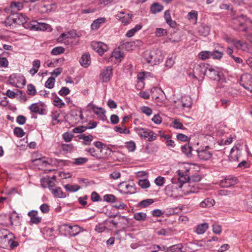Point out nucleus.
Segmentation results:
<instances>
[{
	"label": "nucleus",
	"instance_id": "obj_1",
	"mask_svg": "<svg viewBox=\"0 0 252 252\" xmlns=\"http://www.w3.org/2000/svg\"><path fill=\"white\" fill-rule=\"evenodd\" d=\"M251 23V20L242 15L232 20V27L233 29L237 31L247 32L249 30L248 26Z\"/></svg>",
	"mask_w": 252,
	"mask_h": 252
},
{
	"label": "nucleus",
	"instance_id": "obj_2",
	"mask_svg": "<svg viewBox=\"0 0 252 252\" xmlns=\"http://www.w3.org/2000/svg\"><path fill=\"white\" fill-rule=\"evenodd\" d=\"M144 58L148 63L153 65L161 62L163 60L162 54L158 50L145 52Z\"/></svg>",
	"mask_w": 252,
	"mask_h": 252
},
{
	"label": "nucleus",
	"instance_id": "obj_3",
	"mask_svg": "<svg viewBox=\"0 0 252 252\" xmlns=\"http://www.w3.org/2000/svg\"><path fill=\"white\" fill-rule=\"evenodd\" d=\"M138 135L148 141L152 142L157 139V136L152 130L142 127L135 128Z\"/></svg>",
	"mask_w": 252,
	"mask_h": 252
},
{
	"label": "nucleus",
	"instance_id": "obj_4",
	"mask_svg": "<svg viewBox=\"0 0 252 252\" xmlns=\"http://www.w3.org/2000/svg\"><path fill=\"white\" fill-rule=\"evenodd\" d=\"M240 84L248 90L252 89V75L249 73L243 74L240 79Z\"/></svg>",
	"mask_w": 252,
	"mask_h": 252
},
{
	"label": "nucleus",
	"instance_id": "obj_5",
	"mask_svg": "<svg viewBox=\"0 0 252 252\" xmlns=\"http://www.w3.org/2000/svg\"><path fill=\"white\" fill-rule=\"evenodd\" d=\"M238 183V180L237 177L228 176L225 179L221 180L220 182V185L222 188H229L235 185Z\"/></svg>",
	"mask_w": 252,
	"mask_h": 252
},
{
	"label": "nucleus",
	"instance_id": "obj_6",
	"mask_svg": "<svg viewBox=\"0 0 252 252\" xmlns=\"http://www.w3.org/2000/svg\"><path fill=\"white\" fill-rule=\"evenodd\" d=\"M179 177L178 179L172 180L173 188L175 189L181 188L184 184H186L189 180V177L184 176L183 173H181L180 171H178Z\"/></svg>",
	"mask_w": 252,
	"mask_h": 252
},
{
	"label": "nucleus",
	"instance_id": "obj_7",
	"mask_svg": "<svg viewBox=\"0 0 252 252\" xmlns=\"http://www.w3.org/2000/svg\"><path fill=\"white\" fill-rule=\"evenodd\" d=\"M208 67V64L200 63L195 64L193 67L194 73L196 74L198 77L203 78L207 73Z\"/></svg>",
	"mask_w": 252,
	"mask_h": 252
},
{
	"label": "nucleus",
	"instance_id": "obj_8",
	"mask_svg": "<svg viewBox=\"0 0 252 252\" xmlns=\"http://www.w3.org/2000/svg\"><path fill=\"white\" fill-rule=\"evenodd\" d=\"M112 75V68L111 66H107L101 70L100 79L103 82H108L111 79Z\"/></svg>",
	"mask_w": 252,
	"mask_h": 252
},
{
	"label": "nucleus",
	"instance_id": "obj_9",
	"mask_svg": "<svg viewBox=\"0 0 252 252\" xmlns=\"http://www.w3.org/2000/svg\"><path fill=\"white\" fill-rule=\"evenodd\" d=\"M91 46L100 55H102L108 49L107 45L101 42L93 41L91 43Z\"/></svg>",
	"mask_w": 252,
	"mask_h": 252
},
{
	"label": "nucleus",
	"instance_id": "obj_10",
	"mask_svg": "<svg viewBox=\"0 0 252 252\" xmlns=\"http://www.w3.org/2000/svg\"><path fill=\"white\" fill-rule=\"evenodd\" d=\"M118 187L119 191L124 194H132L135 192V189L132 185L126 184L125 182L120 183Z\"/></svg>",
	"mask_w": 252,
	"mask_h": 252
},
{
	"label": "nucleus",
	"instance_id": "obj_11",
	"mask_svg": "<svg viewBox=\"0 0 252 252\" xmlns=\"http://www.w3.org/2000/svg\"><path fill=\"white\" fill-rule=\"evenodd\" d=\"M62 227H64L71 236H75L78 234L81 231H83L80 227L77 225L71 226L68 224H64L62 226Z\"/></svg>",
	"mask_w": 252,
	"mask_h": 252
},
{
	"label": "nucleus",
	"instance_id": "obj_12",
	"mask_svg": "<svg viewBox=\"0 0 252 252\" xmlns=\"http://www.w3.org/2000/svg\"><path fill=\"white\" fill-rule=\"evenodd\" d=\"M50 26L43 23H38L36 21H32L28 27L31 30L34 31H45L48 30Z\"/></svg>",
	"mask_w": 252,
	"mask_h": 252
},
{
	"label": "nucleus",
	"instance_id": "obj_13",
	"mask_svg": "<svg viewBox=\"0 0 252 252\" xmlns=\"http://www.w3.org/2000/svg\"><path fill=\"white\" fill-rule=\"evenodd\" d=\"M197 152L198 157L201 160H208L210 159L213 156V153L210 150L208 147H206L204 149L197 150Z\"/></svg>",
	"mask_w": 252,
	"mask_h": 252
},
{
	"label": "nucleus",
	"instance_id": "obj_14",
	"mask_svg": "<svg viewBox=\"0 0 252 252\" xmlns=\"http://www.w3.org/2000/svg\"><path fill=\"white\" fill-rule=\"evenodd\" d=\"M206 76L210 79L217 81H220L221 79L220 73L208 64Z\"/></svg>",
	"mask_w": 252,
	"mask_h": 252
},
{
	"label": "nucleus",
	"instance_id": "obj_15",
	"mask_svg": "<svg viewBox=\"0 0 252 252\" xmlns=\"http://www.w3.org/2000/svg\"><path fill=\"white\" fill-rule=\"evenodd\" d=\"M225 40L228 43H232L237 49H239L243 51H245L248 49L247 43L241 40L231 39L228 37H226Z\"/></svg>",
	"mask_w": 252,
	"mask_h": 252
},
{
	"label": "nucleus",
	"instance_id": "obj_16",
	"mask_svg": "<svg viewBox=\"0 0 252 252\" xmlns=\"http://www.w3.org/2000/svg\"><path fill=\"white\" fill-rule=\"evenodd\" d=\"M88 106L92 109L94 114L97 115L100 120L102 121L106 120V117L105 115V111L102 108L97 107L92 103H89Z\"/></svg>",
	"mask_w": 252,
	"mask_h": 252
},
{
	"label": "nucleus",
	"instance_id": "obj_17",
	"mask_svg": "<svg viewBox=\"0 0 252 252\" xmlns=\"http://www.w3.org/2000/svg\"><path fill=\"white\" fill-rule=\"evenodd\" d=\"M24 80L23 76L20 74H12L9 77L10 84L14 87H17L18 84H21Z\"/></svg>",
	"mask_w": 252,
	"mask_h": 252
},
{
	"label": "nucleus",
	"instance_id": "obj_18",
	"mask_svg": "<svg viewBox=\"0 0 252 252\" xmlns=\"http://www.w3.org/2000/svg\"><path fill=\"white\" fill-rule=\"evenodd\" d=\"M71 117L74 120L75 122H79L83 119V115L81 109H74L70 112Z\"/></svg>",
	"mask_w": 252,
	"mask_h": 252
},
{
	"label": "nucleus",
	"instance_id": "obj_19",
	"mask_svg": "<svg viewBox=\"0 0 252 252\" xmlns=\"http://www.w3.org/2000/svg\"><path fill=\"white\" fill-rule=\"evenodd\" d=\"M38 211L35 210H32L29 212L28 214V216L30 217V221L34 224H38L41 221V218L37 217Z\"/></svg>",
	"mask_w": 252,
	"mask_h": 252
},
{
	"label": "nucleus",
	"instance_id": "obj_20",
	"mask_svg": "<svg viewBox=\"0 0 252 252\" xmlns=\"http://www.w3.org/2000/svg\"><path fill=\"white\" fill-rule=\"evenodd\" d=\"M117 16L121 22L124 25L129 24L132 18V15H130L129 14H126L124 12H120Z\"/></svg>",
	"mask_w": 252,
	"mask_h": 252
},
{
	"label": "nucleus",
	"instance_id": "obj_21",
	"mask_svg": "<svg viewBox=\"0 0 252 252\" xmlns=\"http://www.w3.org/2000/svg\"><path fill=\"white\" fill-rule=\"evenodd\" d=\"M85 151L88 152L91 156L97 159H101L105 158V156L103 154H101L98 151H96L94 148H86Z\"/></svg>",
	"mask_w": 252,
	"mask_h": 252
},
{
	"label": "nucleus",
	"instance_id": "obj_22",
	"mask_svg": "<svg viewBox=\"0 0 252 252\" xmlns=\"http://www.w3.org/2000/svg\"><path fill=\"white\" fill-rule=\"evenodd\" d=\"M9 220L11 225H18L20 223V217L15 211L11 213L9 216Z\"/></svg>",
	"mask_w": 252,
	"mask_h": 252
},
{
	"label": "nucleus",
	"instance_id": "obj_23",
	"mask_svg": "<svg viewBox=\"0 0 252 252\" xmlns=\"http://www.w3.org/2000/svg\"><path fill=\"white\" fill-rule=\"evenodd\" d=\"M16 17H9L10 19H12L14 23H17L18 24H23L27 22L28 18L22 14H17L15 16Z\"/></svg>",
	"mask_w": 252,
	"mask_h": 252
},
{
	"label": "nucleus",
	"instance_id": "obj_24",
	"mask_svg": "<svg viewBox=\"0 0 252 252\" xmlns=\"http://www.w3.org/2000/svg\"><path fill=\"white\" fill-rule=\"evenodd\" d=\"M210 32V27L208 25L202 24L198 27V32L200 35L206 36Z\"/></svg>",
	"mask_w": 252,
	"mask_h": 252
},
{
	"label": "nucleus",
	"instance_id": "obj_25",
	"mask_svg": "<svg viewBox=\"0 0 252 252\" xmlns=\"http://www.w3.org/2000/svg\"><path fill=\"white\" fill-rule=\"evenodd\" d=\"M50 191L57 197L63 198L66 197L65 193L62 191L60 187L55 189L50 188Z\"/></svg>",
	"mask_w": 252,
	"mask_h": 252
},
{
	"label": "nucleus",
	"instance_id": "obj_26",
	"mask_svg": "<svg viewBox=\"0 0 252 252\" xmlns=\"http://www.w3.org/2000/svg\"><path fill=\"white\" fill-rule=\"evenodd\" d=\"M32 162L35 165L38 166L39 168L45 167L49 164L48 162L45 160V157L32 160Z\"/></svg>",
	"mask_w": 252,
	"mask_h": 252
},
{
	"label": "nucleus",
	"instance_id": "obj_27",
	"mask_svg": "<svg viewBox=\"0 0 252 252\" xmlns=\"http://www.w3.org/2000/svg\"><path fill=\"white\" fill-rule=\"evenodd\" d=\"M91 58L90 55L88 54H83L80 60V63L82 66L86 67H87L91 63Z\"/></svg>",
	"mask_w": 252,
	"mask_h": 252
},
{
	"label": "nucleus",
	"instance_id": "obj_28",
	"mask_svg": "<svg viewBox=\"0 0 252 252\" xmlns=\"http://www.w3.org/2000/svg\"><path fill=\"white\" fill-rule=\"evenodd\" d=\"M106 22V19L102 17L98 18L93 21L91 25V29L93 30H97L100 26V25Z\"/></svg>",
	"mask_w": 252,
	"mask_h": 252
},
{
	"label": "nucleus",
	"instance_id": "obj_29",
	"mask_svg": "<svg viewBox=\"0 0 252 252\" xmlns=\"http://www.w3.org/2000/svg\"><path fill=\"white\" fill-rule=\"evenodd\" d=\"M180 103L183 108H189L191 105V98L189 96H184L181 97Z\"/></svg>",
	"mask_w": 252,
	"mask_h": 252
},
{
	"label": "nucleus",
	"instance_id": "obj_30",
	"mask_svg": "<svg viewBox=\"0 0 252 252\" xmlns=\"http://www.w3.org/2000/svg\"><path fill=\"white\" fill-rule=\"evenodd\" d=\"M9 236L6 243L9 245L11 249H14L19 245V243L17 241H13L15 237L12 233H10Z\"/></svg>",
	"mask_w": 252,
	"mask_h": 252
},
{
	"label": "nucleus",
	"instance_id": "obj_31",
	"mask_svg": "<svg viewBox=\"0 0 252 252\" xmlns=\"http://www.w3.org/2000/svg\"><path fill=\"white\" fill-rule=\"evenodd\" d=\"M158 92H160L161 93H163V91L160 89H159L158 87H153L151 90V92L152 93V97L153 98H155L157 103L159 102L160 103V104L158 103V105H161V103H162V102L159 101V96H157L155 94V93H157Z\"/></svg>",
	"mask_w": 252,
	"mask_h": 252
},
{
	"label": "nucleus",
	"instance_id": "obj_32",
	"mask_svg": "<svg viewBox=\"0 0 252 252\" xmlns=\"http://www.w3.org/2000/svg\"><path fill=\"white\" fill-rule=\"evenodd\" d=\"M142 28V25L141 24L136 25L134 28L131 29V30L128 31L126 33V36L128 37H131L133 36L134 34L140 30Z\"/></svg>",
	"mask_w": 252,
	"mask_h": 252
},
{
	"label": "nucleus",
	"instance_id": "obj_33",
	"mask_svg": "<svg viewBox=\"0 0 252 252\" xmlns=\"http://www.w3.org/2000/svg\"><path fill=\"white\" fill-rule=\"evenodd\" d=\"M10 233L7 231L6 230H0V243H6V241L9 238V234Z\"/></svg>",
	"mask_w": 252,
	"mask_h": 252
},
{
	"label": "nucleus",
	"instance_id": "obj_34",
	"mask_svg": "<svg viewBox=\"0 0 252 252\" xmlns=\"http://www.w3.org/2000/svg\"><path fill=\"white\" fill-rule=\"evenodd\" d=\"M163 9V5L157 2L154 3L151 6V11L152 13L159 12Z\"/></svg>",
	"mask_w": 252,
	"mask_h": 252
},
{
	"label": "nucleus",
	"instance_id": "obj_35",
	"mask_svg": "<svg viewBox=\"0 0 252 252\" xmlns=\"http://www.w3.org/2000/svg\"><path fill=\"white\" fill-rule=\"evenodd\" d=\"M215 204V201L214 199L208 198L205 199L204 201L200 203V206L201 207H211Z\"/></svg>",
	"mask_w": 252,
	"mask_h": 252
},
{
	"label": "nucleus",
	"instance_id": "obj_36",
	"mask_svg": "<svg viewBox=\"0 0 252 252\" xmlns=\"http://www.w3.org/2000/svg\"><path fill=\"white\" fill-rule=\"evenodd\" d=\"M208 228L207 223H203L197 226L196 232L198 234H202L205 232Z\"/></svg>",
	"mask_w": 252,
	"mask_h": 252
},
{
	"label": "nucleus",
	"instance_id": "obj_37",
	"mask_svg": "<svg viewBox=\"0 0 252 252\" xmlns=\"http://www.w3.org/2000/svg\"><path fill=\"white\" fill-rule=\"evenodd\" d=\"M192 150V147L189 144H186L181 147L182 152L188 157L191 156Z\"/></svg>",
	"mask_w": 252,
	"mask_h": 252
},
{
	"label": "nucleus",
	"instance_id": "obj_38",
	"mask_svg": "<svg viewBox=\"0 0 252 252\" xmlns=\"http://www.w3.org/2000/svg\"><path fill=\"white\" fill-rule=\"evenodd\" d=\"M133 218L137 221H143L146 220L147 215L143 212L135 213L133 215Z\"/></svg>",
	"mask_w": 252,
	"mask_h": 252
},
{
	"label": "nucleus",
	"instance_id": "obj_39",
	"mask_svg": "<svg viewBox=\"0 0 252 252\" xmlns=\"http://www.w3.org/2000/svg\"><path fill=\"white\" fill-rule=\"evenodd\" d=\"M94 145L98 149V152L100 153H103L105 151L110 152V151L104 146V145L100 141H96L94 143Z\"/></svg>",
	"mask_w": 252,
	"mask_h": 252
},
{
	"label": "nucleus",
	"instance_id": "obj_40",
	"mask_svg": "<svg viewBox=\"0 0 252 252\" xmlns=\"http://www.w3.org/2000/svg\"><path fill=\"white\" fill-rule=\"evenodd\" d=\"M80 139L84 140L83 144L85 145H89L90 143L93 141L94 137L92 135H85L83 134L81 135Z\"/></svg>",
	"mask_w": 252,
	"mask_h": 252
},
{
	"label": "nucleus",
	"instance_id": "obj_41",
	"mask_svg": "<svg viewBox=\"0 0 252 252\" xmlns=\"http://www.w3.org/2000/svg\"><path fill=\"white\" fill-rule=\"evenodd\" d=\"M64 188L66 191L69 192H75L78 191L80 189V187L78 185H71L69 184L65 185Z\"/></svg>",
	"mask_w": 252,
	"mask_h": 252
},
{
	"label": "nucleus",
	"instance_id": "obj_42",
	"mask_svg": "<svg viewBox=\"0 0 252 252\" xmlns=\"http://www.w3.org/2000/svg\"><path fill=\"white\" fill-rule=\"evenodd\" d=\"M55 83V79L51 76L49 77L45 83V87L48 89H52L54 88Z\"/></svg>",
	"mask_w": 252,
	"mask_h": 252
},
{
	"label": "nucleus",
	"instance_id": "obj_43",
	"mask_svg": "<svg viewBox=\"0 0 252 252\" xmlns=\"http://www.w3.org/2000/svg\"><path fill=\"white\" fill-rule=\"evenodd\" d=\"M211 55H212L211 52L204 51L201 52L199 54L198 57L199 59H200L201 60H206L207 59L211 57Z\"/></svg>",
	"mask_w": 252,
	"mask_h": 252
},
{
	"label": "nucleus",
	"instance_id": "obj_44",
	"mask_svg": "<svg viewBox=\"0 0 252 252\" xmlns=\"http://www.w3.org/2000/svg\"><path fill=\"white\" fill-rule=\"evenodd\" d=\"M154 202L153 199H146L140 201L139 206L141 207H146Z\"/></svg>",
	"mask_w": 252,
	"mask_h": 252
},
{
	"label": "nucleus",
	"instance_id": "obj_45",
	"mask_svg": "<svg viewBox=\"0 0 252 252\" xmlns=\"http://www.w3.org/2000/svg\"><path fill=\"white\" fill-rule=\"evenodd\" d=\"M54 104L56 107L61 108L63 107L65 105L64 103L63 100L59 98L57 95L56 96L55 99L54 100Z\"/></svg>",
	"mask_w": 252,
	"mask_h": 252
},
{
	"label": "nucleus",
	"instance_id": "obj_46",
	"mask_svg": "<svg viewBox=\"0 0 252 252\" xmlns=\"http://www.w3.org/2000/svg\"><path fill=\"white\" fill-rule=\"evenodd\" d=\"M64 52V49L63 47L59 46L54 48L51 51V54L53 55H58L63 53Z\"/></svg>",
	"mask_w": 252,
	"mask_h": 252
},
{
	"label": "nucleus",
	"instance_id": "obj_47",
	"mask_svg": "<svg viewBox=\"0 0 252 252\" xmlns=\"http://www.w3.org/2000/svg\"><path fill=\"white\" fill-rule=\"evenodd\" d=\"M27 93L29 95H34L36 94V91L35 87L32 84L27 86Z\"/></svg>",
	"mask_w": 252,
	"mask_h": 252
},
{
	"label": "nucleus",
	"instance_id": "obj_48",
	"mask_svg": "<svg viewBox=\"0 0 252 252\" xmlns=\"http://www.w3.org/2000/svg\"><path fill=\"white\" fill-rule=\"evenodd\" d=\"M14 134L18 137H22L25 135L23 129L19 127H16L14 129Z\"/></svg>",
	"mask_w": 252,
	"mask_h": 252
},
{
	"label": "nucleus",
	"instance_id": "obj_49",
	"mask_svg": "<svg viewBox=\"0 0 252 252\" xmlns=\"http://www.w3.org/2000/svg\"><path fill=\"white\" fill-rule=\"evenodd\" d=\"M138 185L143 189H146L149 187L150 184L147 179L140 180L138 182Z\"/></svg>",
	"mask_w": 252,
	"mask_h": 252
},
{
	"label": "nucleus",
	"instance_id": "obj_50",
	"mask_svg": "<svg viewBox=\"0 0 252 252\" xmlns=\"http://www.w3.org/2000/svg\"><path fill=\"white\" fill-rule=\"evenodd\" d=\"M86 158H79L74 159L73 164L75 165H82L88 161Z\"/></svg>",
	"mask_w": 252,
	"mask_h": 252
},
{
	"label": "nucleus",
	"instance_id": "obj_51",
	"mask_svg": "<svg viewBox=\"0 0 252 252\" xmlns=\"http://www.w3.org/2000/svg\"><path fill=\"white\" fill-rule=\"evenodd\" d=\"M168 252H182L181 247L179 245H173L167 248Z\"/></svg>",
	"mask_w": 252,
	"mask_h": 252
},
{
	"label": "nucleus",
	"instance_id": "obj_52",
	"mask_svg": "<svg viewBox=\"0 0 252 252\" xmlns=\"http://www.w3.org/2000/svg\"><path fill=\"white\" fill-rule=\"evenodd\" d=\"M114 130L117 131L119 132L120 133H123V134H129L130 131L128 130L126 127H123L121 126H115L114 128Z\"/></svg>",
	"mask_w": 252,
	"mask_h": 252
},
{
	"label": "nucleus",
	"instance_id": "obj_53",
	"mask_svg": "<svg viewBox=\"0 0 252 252\" xmlns=\"http://www.w3.org/2000/svg\"><path fill=\"white\" fill-rule=\"evenodd\" d=\"M62 149L65 152H71L73 149V146L72 144H63L61 145Z\"/></svg>",
	"mask_w": 252,
	"mask_h": 252
},
{
	"label": "nucleus",
	"instance_id": "obj_54",
	"mask_svg": "<svg viewBox=\"0 0 252 252\" xmlns=\"http://www.w3.org/2000/svg\"><path fill=\"white\" fill-rule=\"evenodd\" d=\"M103 198L104 201L108 202H114L116 199V197L113 194H106L104 195Z\"/></svg>",
	"mask_w": 252,
	"mask_h": 252
},
{
	"label": "nucleus",
	"instance_id": "obj_55",
	"mask_svg": "<svg viewBox=\"0 0 252 252\" xmlns=\"http://www.w3.org/2000/svg\"><path fill=\"white\" fill-rule=\"evenodd\" d=\"M104 225L110 227L112 226L113 227L116 228L118 225V222L114 220H105L104 222Z\"/></svg>",
	"mask_w": 252,
	"mask_h": 252
},
{
	"label": "nucleus",
	"instance_id": "obj_56",
	"mask_svg": "<svg viewBox=\"0 0 252 252\" xmlns=\"http://www.w3.org/2000/svg\"><path fill=\"white\" fill-rule=\"evenodd\" d=\"M44 182H45V183L47 184L48 188H49L50 190V188H53V187L54 185V182L53 181H51V179H48L47 180H46V179H41V183L42 186L44 188L46 187L45 186H43V183Z\"/></svg>",
	"mask_w": 252,
	"mask_h": 252
},
{
	"label": "nucleus",
	"instance_id": "obj_57",
	"mask_svg": "<svg viewBox=\"0 0 252 252\" xmlns=\"http://www.w3.org/2000/svg\"><path fill=\"white\" fill-rule=\"evenodd\" d=\"M71 32H69L67 33H63L60 36L57 38V41L59 42H62L64 39L68 38L69 36L71 35Z\"/></svg>",
	"mask_w": 252,
	"mask_h": 252
},
{
	"label": "nucleus",
	"instance_id": "obj_58",
	"mask_svg": "<svg viewBox=\"0 0 252 252\" xmlns=\"http://www.w3.org/2000/svg\"><path fill=\"white\" fill-rule=\"evenodd\" d=\"M141 112L147 116L151 115L153 113V110L151 108L148 106H142L141 108Z\"/></svg>",
	"mask_w": 252,
	"mask_h": 252
},
{
	"label": "nucleus",
	"instance_id": "obj_59",
	"mask_svg": "<svg viewBox=\"0 0 252 252\" xmlns=\"http://www.w3.org/2000/svg\"><path fill=\"white\" fill-rule=\"evenodd\" d=\"M165 178L164 177L158 176L155 180V184L159 187L162 186L164 183Z\"/></svg>",
	"mask_w": 252,
	"mask_h": 252
},
{
	"label": "nucleus",
	"instance_id": "obj_60",
	"mask_svg": "<svg viewBox=\"0 0 252 252\" xmlns=\"http://www.w3.org/2000/svg\"><path fill=\"white\" fill-rule=\"evenodd\" d=\"M211 57L215 59H220L222 56V53L219 52L217 50H215L213 52H211Z\"/></svg>",
	"mask_w": 252,
	"mask_h": 252
},
{
	"label": "nucleus",
	"instance_id": "obj_61",
	"mask_svg": "<svg viewBox=\"0 0 252 252\" xmlns=\"http://www.w3.org/2000/svg\"><path fill=\"white\" fill-rule=\"evenodd\" d=\"M213 231L214 233L220 234L221 232L222 229L220 225L218 224H214L213 225Z\"/></svg>",
	"mask_w": 252,
	"mask_h": 252
},
{
	"label": "nucleus",
	"instance_id": "obj_62",
	"mask_svg": "<svg viewBox=\"0 0 252 252\" xmlns=\"http://www.w3.org/2000/svg\"><path fill=\"white\" fill-rule=\"evenodd\" d=\"M91 200L93 202H96L101 200V198L97 192L93 191L91 194Z\"/></svg>",
	"mask_w": 252,
	"mask_h": 252
},
{
	"label": "nucleus",
	"instance_id": "obj_63",
	"mask_svg": "<svg viewBox=\"0 0 252 252\" xmlns=\"http://www.w3.org/2000/svg\"><path fill=\"white\" fill-rule=\"evenodd\" d=\"M70 93V90L68 88L63 87H62L60 91L59 92V94L60 95L65 96L68 94Z\"/></svg>",
	"mask_w": 252,
	"mask_h": 252
},
{
	"label": "nucleus",
	"instance_id": "obj_64",
	"mask_svg": "<svg viewBox=\"0 0 252 252\" xmlns=\"http://www.w3.org/2000/svg\"><path fill=\"white\" fill-rule=\"evenodd\" d=\"M63 137L65 142H68L71 140L73 137V135L68 132H66L63 134Z\"/></svg>",
	"mask_w": 252,
	"mask_h": 252
}]
</instances>
